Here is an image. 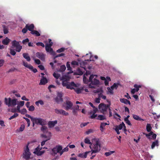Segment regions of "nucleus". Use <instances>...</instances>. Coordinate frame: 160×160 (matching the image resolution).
Segmentation results:
<instances>
[{
	"mask_svg": "<svg viewBox=\"0 0 160 160\" xmlns=\"http://www.w3.org/2000/svg\"><path fill=\"white\" fill-rule=\"evenodd\" d=\"M60 80L62 81V84L63 87H66L68 89L72 90L73 89V87H76L77 86L73 82H69L66 80L65 77L63 76L60 78Z\"/></svg>",
	"mask_w": 160,
	"mask_h": 160,
	"instance_id": "nucleus-1",
	"label": "nucleus"
},
{
	"mask_svg": "<svg viewBox=\"0 0 160 160\" xmlns=\"http://www.w3.org/2000/svg\"><path fill=\"white\" fill-rule=\"evenodd\" d=\"M92 143L90 145V147L92 149L93 152H98L101 150V145L99 141L96 139H93L92 141Z\"/></svg>",
	"mask_w": 160,
	"mask_h": 160,
	"instance_id": "nucleus-2",
	"label": "nucleus"
},
{
	"mask_svg": "<svg viewBox=\"0 0 160 160\" xmlns=\"http://www.w3.org/2000/svg\"><path fill=\"white\" fill-rule=\"evenodd\" d=\"M18 100L17 99H12L10 98H5L4 99V104L9 107H14L17 104Z\"/></svg>",
	"mask_w": 160,
	"mask_h": 160,
	"instance_id": "nucleus-3",
	"label": "nucleus"
},
{
	"mask_svg": "<svg viewBox=\"0 0 160 160\" xmlns=\"http://www.w3.org/2000/svg\"><path fill=\"white\" fill-rule=\"evenodd\" d=\"M110 106V102L109 104H106L104 103H101L98 106V109L100 112L103 114L106 113L108 108Z\"/></svg>",
	"mask_w": 160,
	"mask_h": 160,
	"instance_id": "nucleus-4",
	"label": "nucleus"
},
{
	"mask_svg": "<svg viewBox=\"0 0 160 160\" xmlns=\"http://www.w3.org/2000/svg\"><path fill=\"white\" fill-rule=\"evenodd\" d=\"M94 75L92 74L89 77V81L91 82V83L89 85V87L90 88H94V86H92V85H98L99 83V81L98 80L94 78Z\"/></svg>",
	"mask_w": 160,
	"mask_h": 160,
	"instance_id": "nucleus-5",
	"label": "nucleus"
},
{
	"mask_svg": "<svg viewBox=\"0 0 160 160\" xmlns=\"http://www.w3.org/2000/svg\"><path fill=\"white\" fill-rule=\"evenodd\" d=\"M32 121L36 124H39L42 126H43L46 124V120L41 118H33Z\"/></svg>",
	"mask_w": 160,
	"mask_h": 160,
	"instance_id": "nucleus-6",
	"label": "nucleus"
},
{
	"mask_svg": "<svg viewBox=\"0 0 160 160\" xmlns=\"http://www.w3.org/2000/svg\"><path fill=\"white\" fill-rule=\"evenodd\" d=\"M24 152L23 153L22 158L26 160H29L30 158L31 153L29 151L28 148V145L26 146V148L24 150Z\"/></svg>",
	"mask_w": 160,
	"mask_h": 160,
	"instance_id": "nucleus-7",
	"label": "nucleus"
},
{
	"mask_svg": "<svg viewBox=\"0 0 160 160\" xmlns=\"http://www.w3.org/2000/svg\"><path fill=\"white\" fill-rule=\"evenodd\" d=\"M62 147L60 145H57L53 148L52 150V155L53 156H55L57 153H59L60 154V151L62 150Z\"/></svg>",
	"mask_w": 160,
	"mask_h": 160,
	"instance_id": "nucleus-8",
	"label": "nucleus"
},
{
	"mask_svg": "<svg viewBox=\"0 0 160 160\" xmlns=\"http://www.w3.org/2000/svg\"><path fill=\"white\" fill-rule=\"evenodd\" d=\"M52 44L47 43L46 45V50L48 52H50L52 54L54 55L56 54L55 52H54L53 49L51 48L52 46Z\"/></svg>",
	"mask_w": 160,
	"mask_h": 160,
	"instance_id": "nucleus-9",
	"label": "nucleus"
},
{
	"mask_svg": "<svg viewBox=\"0 0 160 160\" xmlns=\"http://www.w3.org/2000/svg\"><path fill=\"white\" fill-rule=\"evenodd\" d=\"M143 134H145L147 138L149 139H155L157 136L156 134L155 133H153V132H150L148 134H146L144 132H143Z\"/></svg>",
	"mask_w": 160,
	"mask_h": 160,
	"instance_id": "nucleus-10",
	"label": "nucleus"
},
{
	"mask_svg": "<svg viewBox=\"0 0 160 160\" xmlns=\"http://www.w3.org/2000/svg\"><path fill=\"white\" fill-rule=\"evenodd\" d=\"M55 112L57 114H62L66 116H67V115H68V112L62 109L59 110L58 109H55Z\"/></svg>",
	"mask_w": 160,
	"mask_h": 160,
	"instance_id": "nucleus-11",
	"label": "nucleus"
},
{
	"mask_svg": "<svg viewBox=\"0 0 160 160\" xmlns=\"http://www.w3.org/2000/svg\"><path fill=\"white\" fill-rule=\"evenodd\" d=\"M44 152V151H41V149H40L39 146H38L36 148L35 151L34 152V153L38 155H41Z\"/></svg>",
	"mask_w": 160,
	"mask_h": 160,
	"instance_id": "nucleus-12",
	"label": "nucleus"
},
{
	"mask_svg": "<svg viewBox=\"0 0 160 160\" xmlns=\"http://www.w3.org/2000/svg\"><path fill=\"white\" fill-rule=\"evenodd\" d=\"M36 56L42 60L45 59V55L43 53L37 52L36 53Z\"/></svg>",
	"mask_w": 160,
	"mask_h": 160,
	"instance_id": "nucleus-13",
	"label": "nucleus"
},
{
	"mask_svg": "<svg viewBox=\"0 0 160 160\" xmlns=\"http://www.w3.org/2000/svg\"><path fill=\"white\" fill-rule=\"evenodd\" d=\"M57 123L58 121L57 120L49 121L48 122V125L49 127L52 128Z\"/></svg>",
	"mask_w": 160,
	"mask_h": 160,
	"instance_id": "nucleus-14",
	"label": "nucleus"
},
{
	"mask_svg": "<svg viewBox=\"0 0 160 160\" xmlns=\"http://www.w3.org/2000/svg\"><path fill=\"white\" fill-rule=\"evenodd\" d=\"M47 82L48 80L47 78L44 76H42L41 80H40V83L39 84L40 85H44L47 83Z\"/></svg>",
	"mask_w": 160,
	"mask_h": 160,
	"instance_id": "nucleus-15",
	"label": "nucleus"
},
{
	"mask_svg": "<svg viewBox=\"0 0 160 160\" xmlns=\"http://www.w3.org/2000/svg\"><path fill=\"white\" fill-rule=\"evenodd\" d=\"M26 27L27 28L28 30L32 32L34 30V28H35V26L33 24H27L26 25Z\"/></svg>",
	"mask_w": 160,
	"mask_h": 160,
	"instance_id": "nucleus-16",
	"label": "nucleus"
},
{
	"mask_svg": "<svg viewBox=\"0 0 160 160\" xmlns=\"http://www.w3.org/2000/svg\"><path fill=\"white\" fill-rule=\"evenodd\" d=\"M73 106V104L72 102L70 101H68L66 102V107L65 108V109L66 110H69Z\"/></svg>",
	"mask_w": 160,
	"mask_h": 160,
	"instance_id": "nucleus-17",
	"label": "nucleus"
},
{
	"mask_svg": "<svg viewBox=\"0 0 160 160\" xmlns=\"http://www.w3.org/2000/svg\"><path fill=\"white\" fill-rule=\"evenodd\" d=\"M11 40L8 37L3 39L2 41V43L3 45H8L9 44Z\"/></svg>",
	"mask_w": 160,
	"mask_h": 160,
	"instance_id": "nucleus-18",
	"label": "nucleus"
},
{
	"mask_svg": "<svg viewBox=\"0 0 160 160\" xmlns=\"http://www.w3.org/2000/svg\"><path fill=\"white\" fill-rule=\"evenodd\" d=\"M22 65L26 67L27 68L29 69H32V66L28 63L27 62L24 61H22Z\"/></svg>",
	"mask_w": 160,
	"mask_h": 160,
	"instance_id": "nucleus-19",
	"label": "nucleus"
},
{
	"mask_svg": "<svg viewBox=\"0 0 160 160\" xmlns=\"http://www.w3.org/2000/svg\"><path fill=\"white\" fill-rule=\"evenodd\" d=\"M120 101L122 103H123L126 104H129V105H130L131 103L130 101L127 99L122 98H121L120 99Z\"/></svg>",
	"mask_w": 160,
	"mask_h": 160,
	"instance_id": "nucleus-20",
	"label": "nucleus"
},
{
	"mask_svg": "<svg viewBox=\"0 0 160 160\" xmlns=\"http://www.w3.org/2000/svg\"><path fill=\"white\" fill-rule=\"evenodd\" d=\"M23 57L27 61L29 62L31 60V58L29 56L28 53H24L22 54Z\"/></svg>",
	"mask_w": 160,
	"mask_h": 160,
	"instance_id": "nucleus-21",
	"label": "nucleus"
},
{
	"mask_svg": "<svg viewBox=\"0 0 160 160\" xmlns=\"http://www.w3.org/2000/svg\"><path fill=\"white\" fill-rule=\"evenodd\" d=\"M83 70H85V68H82V69H81L80 68H77V72L78 74L79 75H82L83 73Z\"/></svg>",
	"mask_w": 160,
	"mask_h": 160,
	"instance_id": "nucleus-22",
	"label": "nucleus"
},
{
	"mask_svg": "<svg viewBox=\"0 0 160 160\" xmlns=\"http://www.w3.org/2000/svg\"><path fill=\"white\" fill-rule=\"evenodd\" d=\"M86 152L84 153H80L79 154V157L82 158H86L87 155V154L90 152Z\"/></svg>",
	"mask_w": 160,
	"mask_h": 160,
	"instance_id": "nucleus-23",
	"label": "nucleus"
},
{
	"mask_svg": "<svg viewBox=\"0 0 160 160\" xmlns=\"http://www.w3.org/2000/svg\"><path fill=\"white\" fill-rule=\"evenodd\" d=\"M75 91L78 94L81 93L84 90V87H80V88H76L75 89L73 88Z\"/></svg>",
	"mask_w": 160,
	"mask_h": 160,
	"instance_id": "nucleus-24",
	"label": "nucleus"
},
{
	"mask_svg": "<svg viewBox=\"0 0 160 160\" xmlns=\"http://www.w3.org/2000/svg\"><path fill=\"white\" fill-rule=\"evenodd\" d=\"M109 124L107 123H101L100 126V129L102 132H103L104 130V127L107 125H109Z\"/></svg>",
	"mask_w": 160,
	"mask_h": 160,
	"instance_id": "nucleus-25",
	"label": "nucleus"
},
{
	"mask_svg": "<svg viewBox=\"0 0 160 160\" xmlns=\"http://www.w3.org/2000/svg\"><path fill=\"white\" fill-rule=\"evenodd\" d=\"M97 119L100 120H103L106 119V117L103 115L100 114L99 115L98 117L96 118Z\"/></svg>",
	"mask_w": 160,
	"mask_h": 160,
	"instance_id": "nucleus-26",
	"label": "nucleus"
},
{
	"mask_svg": "<svg viewBox=\"0 0 160 160\" xmlns=\"http://www.w3.org/2000/svg\"><path fill=\"white\" fill-rule=\"evenodd\" d=\"M132 117L133 118L136 120L138 121H143L144 119L140 118L139 116L136 114H133Z\"/></svg>",
	"mask_w": 160,
	"mask_h": 160,
	"instance_id": "nucleus-27",
	"label": "nucleus"
},
{
	"mask_svg": "<svg viewBox=\"0 0 160 160\" xmlns=\"http://www.w3.org/2000/svg\"><path fill=\"white\" fill-rule=\"evenodd\" d=\"M159 145L158 141V140H156L154 142H153L152 144L151 145V148L153 149L155 146H158Z\"/></svg>",
	"mask_w": 160,
	"mask_h": 160,
	"instance_id": "nucleus-28",
	"label": "nucleus"
},
{
	"mask_svg": "<svg viewBox=\"0 0 160 160\" xmlns=\"http://www.w3.org/2000/svg\"><path fill=\"white\" fill-rule=\"evenodd\" d=\"M103 91L102 90L101 92L100 93L98 94V97L100 98L105 100L106 99V97L105 96H104L103 94Z\"/></svg>",
	"mask_w": 160,
	"mask_h": 160,
	"instance_id": "nucleus-29",
	"label": "nucleus"
},
{
	"mask_svg": "<svg viewBox=\"0 0 160 160\" xmlns=\"http://www.w3.org/2000/svg\"><path fill=\"white\" fill-rule=\"evenodd\" d=\"M30 33L34 35L36 37L40 36V33L37 31L34 30L32 32H31Z\"/></svg>",
	"mask_w": 160,
	"mask_h": 160,
	"instance_id": "nucleus-30",
	"label": "nucleus"
},
{
	"mask_svg": "<svg viewBox=\"0 0 160 160\" xmlns=\"http://www.w3.org/2000/svg\"><path fill=\"white\" fill-rule=\"evenodd\" d=\"M151 94L149 95V97L151 99L152 101L153 102H155V99L152 94H154L155 91L153 90H151Z\"/></svg>",
	"mask_w": 160,
	"mask_h": 160,
	"instance_id": "nucleus-31",
	"label": "nucleus"
},
{
	"mask_svg": "<svg viewBox=\"0 0 160 160\" xmlns=\"http://www.w3.org/2000/svg\"><path fill=\"white\" fill-rule=\"evenodd\" d=\"M19 44L18 42L16 41V40H13L12 42V45L13 47H15Z\"/></svg>",
	"mask_w": 160,
	"mask_h": 160,
	"instance_id": "nucleus-32",
	"label": "nucleus"
},
{
	"mask_svg": "<svg viewBox=\"0 0 160 160\" xmlns=\"http://www.w3.org/2000/svg\"><path fill=\"white\" fill-rule=\"evenodd\" d=\"M66 66L64 65H62L60 66L59 71L60 72H63L66 70Z\"/></svg>",
	"mask_w": 160,
	"mask_h": 160,
	"instance_id": "nucleus-33",
	"label": "nucleus"
},
{
	"mask_svg": "<svg viewBox=\"0 0 160 160\" xmlns=\"http://www.w3.org/2000/svg\"><path fill=\"white\" fill-rule=\"evenodd\" d=\"M62 92H58V93L57 96L55 100L56 102H58V99L59 98H62Z\"/></svg>",
	"mask_w": 160,
	"mask_h": 160,
	"instance_id": "nucleus-34",
	"label": "nucleus"
},
{
	"mask_svg": "<svg viewBox=\"0 0 160 160\" xmlns=\"http://www.w3.org/2000/svg\"><path fill=\"white\" fill-rule=\"evenodd\" d=\"M125 126V124L124 123L122 122L121 124H119V125L116 126V127L118 128L119 130H121L122 129L123 127Z\"/></svg>",
	"mask_w": 160,
	"mask_h": 160,
	"instance_id": "nucleus-35",
	"label": "nucleus"
},
{
	"mask_svg": "<svg viewBox=\"0 0 160 160\" xmlns=\"http://www.w3.org/2000/svg\"><path fill=\"white\" fill-rule=\"evenodd\" d=\"M15 48H16V51L17 52H20L22 48V46L19 44L17 46H16Z\"/></svg>",
	"mask_w": 160,
	"mask_h": 160,
	"instance_id": "nucleus-36",
	"label": "nucleus"
},
{
	"mask_svg": "<svg viewBox=\"0 0 160 160\" xmlns=\"http://www.w3.org/2000/svg\"><path fill=\"white\" fill-rule=\"evenodd\" d=\"M90 113H92V114L90 118L91 119H94L96 118H97V117H98L97 115V114H95L96 113H94L92 112H90Z\"/></svg>",
	"mask_w": 160,
	"mask_h": 160,
	"instance_id": "nucleus-37",
	"label": "nucleus"
},
{
	"mask_svg": "<svg viewBox=\"0 0 160 160\" xmlns=\"http://www.w3.org/2000/svg\"><path fill=\"white\" fill-rule=\"evenodd\" d=\"M68 150V148L66 147L63 149L62 148V150L60 151V156H61L63 153L65 152H67Z\"/></svg>",
	"mask_w": 160,
	"mask_h": 160,
	"instance_id": "nucleus-38",
	"label": "nucleus"
},
{
	"mask_svg": "<svg viewBox=\"0 0 160 160\" xmlns=\"http://www.w3.org/2000/svg\"><path fill=\"white\" fill-rule=\"evenodd\" d=\"M83 80L84 83L85 84H87L88 82H90V81H89V79H88L85 76V74L83 75Z\"/></svg>",
	"mask_w": 160,
	"mask_h": 160,
	"instance_id": "nucleus-39",
	"label": "nucleus"
},
{
	"mask_svg": "<svg viewBox=\"0 0 160 160\" xmlns=\"http://www.w3.org/2000/svg\"><path fill=\"white\" fill-rule=\"evenodd\" d=\"M152 128L151 125L150 124H148L146 126L147 130L148 132H151V131Z\"/></svg>",
	"mask_w": 160,
	"mask_h": 160,
	"instance_id": "nucleus-40",
	"label": "nucleus"
},
{
	"mask_svg": "<svg viewBox=\"0 0 160 160\" xmlns=\"http://www.w3.org/2000/svg\"><path fill=\"white\" fill-rule=\"evenodd\" d=\"M3 28L4 33L5 34H6L8 33L9 32L8 30V28H7V27L3 25Z\"/></svg>",
	"mask_w": 160,
	"mask_h": 160,
	"instance_id": "nucleus-41",
	"label": "nucleus"
},
{
	"mask_svg": "<svg viewBox=\"0 0 160 160\" xmlns=\"http://www.w3.org/2000/svg\"><path fill=\"white\" fill-rule=\"evenodd\" d=\"M134 87L135 88L136 92H137L139 90V88H141L142 86L141 85L136 84L134 85Z\"/></svg>",
	"mask_w": 160,
	"mask_h": 160,
	"instance_id": "nucleus-42",
	"label": "nucleus"
},
{
	"mask_svg": "<svg viewBox=\"0 0 160 160\" xmlns=\"http://www.w3.org/2000/svg\"><path fill=\"white\" fill-rule=\"evenodd\" d=\"M114 151H110V152H107L105 153L104 155L106 157H108L109 156V155H111V154L115 152Z\"/></svg>",
	"mask_w": 160,
	"mask_h": 160,
	"instance_id": "nucleus-43",
	"label": "nucleus"
},
{
	"mask_svg": "<svg viewBox=\"0 0 160 160\" xmlns=\"http://www.w3.org/2000/svg\"><path fill=\"white\" fill-rule=\"evenodd\" d=\"M84 142L86 144H89L91 145L92 143L90 141V140L88 138H86L84 139Z\"/></svg>",
	"mask_w": 160,
	"mask_h": 160,
	"instance_id": "nucleus-44",
	"label": "nucleus"
},
{
	"mask_svg": "<svg viewBox=\"0 0 160 160\" xmlns=\"http://www.w3.org/2000/svg\"><path fill=\"white\" fill-rule=\"evenodd\" d=\"M56 54L54 55V57L53 58V59H55L56 58H57L59 57H62V56H64L65 55V54L64 53H61L60 54H59L57 55H56L55 56Z\"/></svg>",
	"mask_w": 160,
	"mask_h": 160,
	"instance_id": "nucleus-45",
	"label": "nucleus"
},
{
	"mask_svg": "<svg viewBox=\"0 0 160 160\" xmlns=\"http://www.w3.org/2000/svg\"><path fill=\"white\" fill-rule=\"evenodd\" d=\"M90 152H91V154L90 155L91 157L90 158V159H93L96 156V154H95V153H96L97 152H93L92 149H91V151Z\"/></svg>",
	"mask_w": 160,
	"mask_h": 160,
	"instance_id": "nucleus-46",
	"label": "nucleus"
},
{
	"mask_svg": "<svg viewBox=\"0 0 160 160\" xmlns=\"http://www.w3.org/2000/svg\"><path fill=\"white\" fill-rule=\"evenodd\" d=\"M18 114L17 113H15L12 116H11L9 118V120H11L12 119L16 118V117H17L18 116Z\"/></svg>",
	"mask_w": 160,
	"mask_h": 160,
	"instance_id": "nucleus-47",
	"label": "nucleus"
},
{
	"mask_svg": "<svg viewBox=\"0 0 160 160\" xmlns=\"http://www.w3.org/2000/svg\"><path fill=\"white\" fill-rule=\"evenodd\" d=\"M53 76L56 79H58L60 77V75L59 74L54 72L53 73Z\"/></svg>",
	"mask_w": 160,
	"mask_h": 160,
	"instance_id": "nucleus-48",
	"label": "nucleus"
},
{
	"mask_svg": "<svg viewBox=\"0 0 160 160\" xmlns=\"http://www.w3.org/2000/svg\"><path fill=\"white\" fill-rule=\"evenodd\" d=\"M65 49L64 48H61L60 49H59L58 50L56 51V52L58 53H60L61 52H64Z\"/></svg>",
	"mask_w": 160,
	"mask_h": 160,
	"instance_id": "nucleus-49",
	"label": "nucleus"
},
{
	"mask_svg": "<svg viewBox=\"0 0 160 160\" xmlns=\"http://www.w3.org/2000/svg\"><path fill=\"white\" fill-rule=\"evenodd\" d=\"M41 130L43 132H47V128L45 126H43L41 128Z\"/></svg>",
	"mask_w": 160,
	"mask_h": 160,
	"instance_id": "nucleus-50",
	"label": "nucleus"
},
{
	"mask_svg": "<svg viewBox=\"0 0 160 160\" xmlns=\"http://www.w3.org/2000/svg\"><path fill=\"white\" fill-rule=\"evenodd\" d=\"M118 84L114 83L112 86L111 87V88L112 89H114V88H115L116 89H117L118 87Z\"/></svg>",
	"mask_w": 160,
	"mask_h": 160,
	"instance_id": "nucleus-51",
	"label": "nucleus"
},
{
	"mask_svg": "<svg viewBox=\"0 0 160 160\" xmlns=\"http://www.w3.org/2000/svg\"><path fill=\"white\" fill-rule=\"evenodd\" d=\"M28 28H27L26 27V25L25 27L23 28L22 29V32L23 33H27L28 31Z\"/></svg>",
	"mask_w": 160,
	"mask_h": 160,
	"instance_id": "nucleus-52",
	"label": "nucleus"
},
{
	"mask_svg": "<svg viewBox=\"0 0 160 160\" xmlns=\"http://www.w3.org/2000/svg\"><path fill=\"white\" fill-rule=\"evenodd\" d=\"M66 66L68 70H71L72 68L70 67V64L69 62H67L66 63Z\"/></svg>",
	"mask_w": 160,
	"mask_h": 160,
	"instance_id": "nucleus-53",
	"label": "nucleus"
},
{
	"mask_svg": "<svg viewBox=\"0 0 160 160\" xmlns=\"http://www.w3.org/2000/svg\"><path fill=\"white\" fill-rule=\"evenodd\" d=\"M28 108V110L30 111H33L35 110V107L33 105L30 106Z\"/></svg>",
	"mask_w": 160,
	"mask_h": 160,
	"instance_id": "nucleus-54",
	"label": "nucleus"
},
{
	"mask_svg": "<svg viewBox=\"0 0 160 160\" xmlns=\"http://www.w3.org/2000/svg\"><path fill=\"white\" fill-rule=\"evenodd\" d=\"M36 45L37 46H41L43 47H45V45L43 43L41 42H38L37 43H36Z\"/></svg>",
	"mask_w": 160,
	"mask_h": 160,
	"instance_id": "nucleus-55",
	"label": "nucleus"
},
{
	"mask_svg": "<svg viewBox=\"0 0 160 160\" xmlns=\"http://www.w3.org/2000/svg\"><path fill=\"white\" fill-rule=\"evenodd\" d=\"M16 69V68H11L7 72L9 73V72H13Z\"/></svg>",
	"mask_w": 160,
	"mask_h": 160,
	"instance_id": "nucleus-56",
	"label": "nucleus"
},
{
	"mask_svg": "<svg viewBox=\"0 0 160 160\" xmlns=\"http://www.w3.org/2000/svg\"><path fill=\"white\" fill-rule=\"evenodd\" d=\"M10 53L12 55H15L16 54V52L12 49H10Z\"/></svg>",
	"mask_w": 160,
	"mask_h": 160,
	"instance_id": "nucleus-57",
	"label": "nucleus"
},
{
	"mask_svg": "<svg viewBox=\"0 0 160 160\" xmlns=\"http://www.w3.org/2000/svg\"><path fill=\"white\" fill-rule=\"evenodd\" d=\"M22 114H24L27 113V110L25 108H23L20 112Z\"/></svg>",
	"mask_w": 160,
	"mask_h": 160,
	"instance_id": "nucleus-58",
	"label": "nucleus"
},
{
	"mask_svg": "<svg viewBox=\"0 0 160 160\" xmlns=\"http://www.w3.org/2000/svg\"><path fill=\"white\" fill-rule=\"evenodd\" d=\"M124 121L126 124H127L129 126H131L132 124H131L130 120L129 119H124Z\"/></svg>",
	"mask_w": 160,
	"mask_h": 160,
	"instance_id": "nucleus-59",
	"label": "nucleus"
},
{
	"mask_svg": "<svg viewBox=\"0 0 160 160\" xmlns=\"http://www.w3.org/2000/svg\"><path fill=\"white\" fill-rule=\"evenodd\" d=\"M24 104V101H20L19 102V103L18 104L20 107L23 106Z\"/></svg>",
	"mask_w": 160,
	"mask_h": 160,
	"instance_id": "nucleus-60",
	"label": "nucleus"
},
{
	"mask_svg": "<svg viewBox=\"0 0 160 160\" xmlns=\"http://www.w3.org/2000/svg\"><path fill=\"white\" fill-rule=\"evenodd\" d=\"M23 118L25 119V120L27 121L28 123V127L30 126V122L29 119L28 118Z\"/></svg>",
	"mask_w": 160,
	"mask_h": 160,
	"instance_id": "nucleus-61",
	"label": "nucleus"
},
{
	"mask_svg": "<svg viewBox=\"0 0 160 160\" xmlns=\"http://www.w3.org/2000/svg\"><path fill=\"white\" fill-rule=\"evenodd\" d=\"M4 60L3 59H0V68L3 66L4 63Z\"/></svg>",
	"mask_w": 160,
	"mask_h": 160,
	"instance_id": "nucleus-62",
	"label": "nucleus"
},
{
	"mask_svg": "<svg viewBox=\"0 0 160 160\" xmlns=\"http://www.w3.org/2000/svg\"><path fill=\"white\" fill-rule=\"evenodd\" d=\"M93 131V130L92 129H89V130H88V131H86L85 132V133L87 134H89L90 133L92 132Z\"/></svg>",
	"mask_w": 160,
	"mask_h": 160,
	"instance_id": "nucleus-63",
	"label": "nucleus"
},
{
	"mask_svg": "<svg viewBox=\"0 0 160 160\" xmlns=\"http://www.w3.org/2000/svg\"><path fill=\"white\" fill-rule=\"evenodd\" d=\"M88 123H89V122H85L84 123H82L80 124V126L82 128L86 126Z\"/></svg>",
	"mask_w": 160,
	"mask_h": 160,
	"instance_id": "nucleus-64",
	"label": "nucleus"
}]
</instances>
